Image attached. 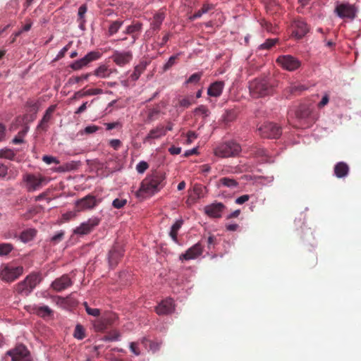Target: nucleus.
Here are the masks:
<instances>
[{
  "label": "nucleus",
  "instance_id": "obj_1",
  "mask_svg": "<svg viewBox=\"0 0 361 361\" xmlns=\"http://www.w3.org/2000/svg\"><path fill=\"white\" fill-rule=\"evenodd\" d=\"M166 185L165 173L157 171L147 176L141 182L139 192L153 195L159 192Z\"/></svg>",
  "mask_w": 361,
  "mask_h": 361
},
{
  "label": "nucleus",
  "instance_id": "obj_2",
  "mask_svg": "<svg viewBox=\"0 0 361 361\" xmlns=\"http://www.w3.org/2000/svg\"><path fill=\"white\" fill-rule=\"evenodd\" d=\"M249 90L253 98L264 97L273 94L274 84L267 77L257 78L250 82Z\"/></svg>",
  "mask_w": 361,
  "mask_h": 361
},
{
  "label": "nucleus",
  "instance_id": "obj_3",
  "mask_svg": "<svg viewBox=\"0 0 361 361\" xmlns=\"http://www.w3.org/2000/svg\"><path fill=\"white\" fill-rule=\"evenodd\" d=\"M242 150L240 144L233 140L224 142L214 149V154L221 158L234 157Z\"/></svg>",
  "mask_w": 361,
  "mask_h": 361
},
{
  "label": "nucleus",
  "instance_id": "obj_4",
  "mask_svg": "<svg viewBox=\"0 0 361 361\" xmlns=\"http://www.w3.org/2000/svg\"><path fill=\"white\" fill-rule=\"evenodd\" d=\"M117 320L118 316L116 313L106 312L92 321L94 330L96 332H104L114 326Z\"/></svg>",
  "mask_w": 361,
  "mask_h": 361
},
{
  "label": "nucleus",
  "instance_id": "obj_5",
  "mask_svg": "<svg viewBox=\"0 0 361 361\" xmlns=\"http://www.w3.org/2000/svg\"><path fill=\"white\" fill-rule=\"evenodd\" d=\"M23 181L28 192H34L42 188L48 182L47 178L41 174L27 173L23 176Z\"/></svg>",
  "mask_w": 361,
  "mask_h": 361
},
{
  "label": "nucleus",
  "instance_id": "obj_6",
  "mask_svg": "<svg viewBox=\"0 0 361 361\" xmlns=\"http://www.w3.org/2000/svg\"><path fill=\"white\" fill-rule=\"evenodd\" d=\"M358 7L348 2L338 3L334 8V13L341 18L353 20L357 17Z\"/></svg>",
  "mask_w": 361,
  "mask_h": 361
},
{
  "label": "nucleus",
  "instance_id": "obj_7",
  "mask_svg": "<svg viewBox=\"0 0 361 361\" xmlns=\"http://www.w3.org/2000/svg\"><path fill=\"white\" fill-rule=\"evenodd\" d=\"M23 267L22 266H13L12 264H5L1 267L0 270V277L6 282H12L23 274Z\"/></svg>",
  "mask_w": 361,
  "mask_h": 361
},
{
  "label": "nucleus",
  "instance_id": "obj_8",
  "mask_svg": "<svg viewBox=\"0 0 361 361\" xmlns=\"http://www.w3.org/2000/svg\"><path fill=\"white\" fill-rule=\"evenodd\" d=\"M258 132L262 137L277 139L281 135V128L276 123L267 122L258 128Z\"/></svg>",
  "mask_w": 361,
  "mask_h": 361
},
{
  "label": "nucleus",
  "instance_id": "obj_9",
  "mask_svg": "<svg viewBox=\"0 0 361 361\" xmlns=\"http://www.w3.org/2000/svg\"><path fill=\"white\" fill-rule=\"evenodd\" d=\"M276 62L283 69L288 71H294L301 66V62L295 56L291 55L279 56Z\"/></svg>",
  "mask_w": 361,
  "mask_h": 361
},
{
  "label": "nucleus",
  "instance_id": "obj_10",
  "mask_svg": "<svg viewBox=\"0 0 361 361\" xmlns=\"http://www.w3.org/2000/svg\"><path fill=\"white\" fill-rule=\"evenodd\" d=\"M6 355L11 357L12 361H32L30 351L23 344L18 345L13 349L8 350Z\"/></svg>",
  "mask_w": 361,
  "mask_h": 361
},
{
  "label": "nucleus",
  "instance_id": "obj_11",
  "mask_svg": "<svg viewBox=\"0 0 361 361\" xmlns=\"http://www.w3.org/2000/svg\"><path fill=\"white\" fill-rule=\"evenodd\" d=\"M314 107L311 104H301L295 112L296 118L299 121H304L308 125L312 124L316 120L312 114Z\"/></svg>",
  "mask_w": 361,
  "mask_h": 361
},
{
  "label": "nucleus",
  "instance_id": "obj_12",
  "mask_svg": "<svg viewBox=\"0 0 361 361\" xmlns=\"http://www.w3.org/2000/svg\"><path fill=\"white\" fill-rule=\"evenodd\" d=\"M100 223V219L98 217H92L87 221L82 222L80 226H77L73 233L78 235H85L90 233L95 227Z\"/></svg>",
  "mask_w": 361,
  "mask_h": 361
},
{
  "label": "nucleus",
  "instance_id": "obj_13",
  "mask_svg": "<svg viewBox=\"0 0 361 361\" xmlns=\"http://www.w3.org/2000/svg\"><path fill=\"white\" fill-rule=\"evenodd\" d=\"M101 54L98 51H90L87 53L83 58L77 60L70 65V67L74 70L78 71L82 69L83 67L87 66L90 62L99 59Z\"/></svg>",
  "mask_w": 361,
  "mask_h": 361
},
{
  "label": "nucleus",
  "instance_id": "obj_14",
  "mask_svg": "<svg viewBox=\"0 0 361 361\" xmlns=\"http://www.w3.org/2000/svg\"><path fill=\"white\" fill-rule=\"evenodd\" d=\"M112 61L118 66H124L130 63L133 60V53L131 51H114L111 56Z\"/></svg>",
  "mask_w": 361,
  "mask_h": 361
},
{
  "label": "nucleus",
  "instance_id": "obj_15",
  "mask_svg": "<svg viewBox=\"0 0 361 361\" xmlns=\"http://www.w3.org/2000/svg\"><path fill=\"white\" fill-rule=\"evenodd\" d=\"M292 35L298 39L302 38L308 32L309 27L301 18L295 19L292 23Z\"/></svg>",
  "mask_w": 361,
  "mask_h": 361
},
{
  "label": "nucleus",
  "instance_id": "obj_16",
  "mask_svg": "<svg viewBox=\"0 0 361 361\" xmlns=\"http://www.w3.org/2000/svg\"><path fill=\"white\" fill-rule=\"evenodd\" d=\"M99 202L94 195H88L75 202V208L78 212L92 209L98 204Z\"/></svg>",
  "mask_w": 361,
  "mask_h": 361
},
{
  "label": "nucleus",
  "instance_id": "obj_17",
  "mask_svg": "<svg viewBox=\"0 0 361 361\" xmlns=\"http://www.w3.org/2000/svg\"><path fill=\"white\" fill-rule=\"evenodd\" d=\"M226 206L221 202H214L204 207L205 214L211 218H221Z\"/></svg>",
  "mask_w": 361,
  "mask_h": 361
},
{
  "label": "nucleus",
  "instance_id": "obj_18",
  "mask_svg": "<svg viewBox=\"0 0 361 361\" xmlns=\"http://www.w3.org/2000/svg\"><path fill=\"white\" fill-rule=\"evenodd\" d=\"M175 310L173 300L171 298H166L162 300L157 307L156 312L159 315L171 314Z\"/></svg>",
  "mask_w": 361,
  "mask_h": 361
},
{
  "label": "nucleus",
  "instance_id": "obj_19",
  "mask_svg": "<svg viewBox=\"0 0 361 361\" xmlns=\"http://www.w3.org/2000/svg\"><path fill=\"white\" fill-rule=\"evenodd\" d=\"M203 251L202 246L200 243L195 244L191 247L188 248L186 252L180 256V260H190L193 259L202 255Z\"/></svg>",
  "mask_w": 361,
  "mask_h": 361
},
{
  "label": "nucleus",
  "instance_id": "obj_20",
  "mask_svg": "<svg viewBox=\"0 0 361 361\" xmlns=\"http://www.w3.org/2000/svg\"><path fill=\"white\" fill-rule=\"evenodd\" d=\"M72 285L70 277L64 274L56 279L51 283V287L57 292H61Z\"/></svg>",
  "mask_w": 361,
  "mask_h": 361
},
{
  "label": "nucleus",
  "instance_id": "obj_21",
  "mask_svg": "<svg viewBox=\"0 0 361 361\" xmlns=\"http://www.w3.org/2000/svg\"><path fill=\"white\" fill-rule=\"evenodd\" d=\"M142 24L140 22H136L128 25L126 30L125 34L131 35V44H133L139 37L140 33L142 30Z\"/></svg>",
  "mask_w": 361,
  "mask_h": 361
},
{
  "label": "nucleus",
  "instance_id": "obj_22",
  "mask_svg": "<svg viewBox=\"0 0 361 361\" xmlns=\"http://www.w3.org/2000/svg\"><path fill=\"white\" fill-rule=\"evenodd\" d=\"M224 87V82L216 81L209 85L207 90V94L210 97H218L221 94Z\"/></svg>",
  "mask_w": 361,
  "mask_h": 361
},
{
  "label": "nucleus",
  "instance_id": "obj_23",
  "mask_svg": "<svg viewBox=\"0 0 361 361\" xmlns=\"http://www.w3.org/2000/svg\"><path fill=\"white\" fill-rule=\"evenodd\" d=\"M238 185L239 183L235 179L229 177L220 178L216 183V186L218 188L225 187L230 189H235L237 188Z\"/></svg>",
  "mask_w": 361,
  "mask_h": 361
},
{
  "label": "nucleus",
  "instance_id": "obj_24",
  "mask_svg": "<svg viewBox=\"0 0 361 361\" xmlns=\"http://www.w3.org/2000/svg\"><path fill=\"white\" fill-rule=\"evenodd\" d=\"M166 135V130L161 125L157 126L155 128L149 130L147 135L144 139V142L149 141L152 139H158Z\"/></svg>",
  "mask_w": 361,
  "mask_h": 361
},
{
  "label": "nucleus",
  "instance_id": "obj_25",
  "mask_svg": "<svg viewBox=\"0 0 361 361\" xmlns=\"http://www.w3.org/2000/svg\"><path fill=\"white\" fill-rule=\"evenodd\" d=\"M349 170L350 169L348 165L343 161L338 162L334 166V174L338 178L347 176L348 175Z\"/></svg>",
  "mask_w": 361,
  "mask_h": 361
},
{
  "label": "nucleus",
  "instance_id": "obj_26",
  "mask_svg": "<svg viewBox=\"0 0 361 361\" xmlns=\"http://www.w3.org/2000/svg\"><path fill=\"white\" fill-rule=\"evenodd\" d=\"M123 256V252L118 247H114L109 252V262L110 266H115L118 260Z\"/></svg>",
  "mask_w": 361,
  "mask_h": 361
},
{
  "label": "nucleus",
  "instance_id": "obj_27",
  "mask_svg": "<svg viewBox=\"0 0 361 361\" xmlns=\"http://www.w3.org/2000/svg\"><path fill=\"white\" fill-rule=\"evenodd\" d=\"M37 233V231L35 228H27L23 231L19 236L20 240L26 243L32 240Z\"/></svg>",
  "mask_w": 361,
  "mask_h": 361
},
{
  "label": "nucleus",
  "instance_id": "obj_28",
  "mask_svg": "<svg viewBox=\"0 0 361 361\" xmlns=\"http://www.w3.org/2000/svg\"><path fill=\"white\" fill-rule=\"evenodd\" d=\"M305 90L307 87L303 85H290L285 88L284 94L288 97L290 94H299Z\"/></svg>",
  "mask_w": 361,
  "mask_h": 361
},
{
  "label": "nucleus",
  "instance_id": "obj_29",
  "mask_svg": "<svg viewBox=\"0 0 361 361\" xmlns=\"http://www.w3.org/2000/svg\"><path fill=\"white\" fill-rule=\"evenodd\" d=\"M183 224V219H178L176 221V222L172 225L171 228V231L169 233L170 237L172 238V240L176 243H178V233L180 228L182 227Z\"/></svg>",
  "mask_w": 361,
  "mask_h": 361
},
{
  "label": "nucleus",
  "instance_id": "obj_30",
  "mask_svg": "<svg viewBox=\"0 0 361 361\" xmlns=\"http://www.w3.org/2000/svg\"><path fill=\"white\" fill-rule=\"evenodd\" d=\"M25 283L28 284L29 288L32 292L37 285L40 282V277L37 274L28 275L25 279Z\"/></svg>",
  "mask_w": 361,
  "mask_h": 361
},
{
  "label": "nucleus",
  "instance_id": "obj_31",
  "mask_svg": "<svg viewBox=\"0 0 361 361\" xmlns=\"http://www.w3.org/2000/svg\"><path fill=\"white\" fill-rule=\"evenodd\" d=\"M25 283L28 284L29 288L32 292L37 285L40 282V277L37 274L28 275L25 279Z\"/></svg>",
  "mask_w": 361,
  "mask_h": 361
},
{
  "label": "nucleus",
  "instance_id": "obj_32",
  "mask_svg": "<svg viewBox=\"0 0 361 361\" xmlns=\"http://www.w3.org/2000/svg\"><path fill=\"white\" fill-rule=\"evenodd\" d=\"M146 69V63H140L138 65H137L134 68V71L133 73L130 75L129 78L132 81H136L140 76V75L145 71Z\"/></svg>",
  "mask_w": 361,
  "mask_h": 361
},
{
  "label": "nucleus",
  "instance_id": "obj_33",
  "mask_svg": "<svg viewBox=\"0 0 361 361\" xmlns=\"http://www.w3.org/2000/svg\"><path fill=\"white\" fill-rule=\"evenodd\" d=\"M165 16L162 12H159L156 13L154 17L152 22L151 23V27L154 30H158L160 28V26L164 20Z\"/></svg>",
  "mask_w": 361,
  "mask_h": 361
},
{
  "label": "nucleus",
  "instance_id": "obj_34",
  "mask_svg": "<svg viewBox=\"0 0 361 361\" xmlns=\"http://www.w3.org/2000/svg\"><path fill=\"white\" fill-rule=\"evenodd\" d=\"M112 71L106 65L99 66L94 72V74L102 78H109Z\"/></svg>",
  "mask_w": 361,
  "mask_h": 361
},
{
  "label": "nucleus",
  "instance_id": "obj_35",
  "mask_svg": "<svg viewBox=\"0 0 361 361\" xmlns=\"http://www.w3.org/2000/svg\"><path fill=\"white\" fill-rule=\"evenodd\" d=\"M35 310L36 313L42 317H50L53 314V311L46 305L36 307Z\"/></svg>",
  "mask_w": 361,
  "mask_h": 361
},
{
  "label": "nucleus",
  "instance_id": "obj_36",
  "mask_svg": "<svg viewBox=\"0 0 361 361\" xmlns=\"http://www.w3.org/2000/svg\"><path fill=\"white\" fill-rule=\"evenodd\" d=\"M194 103L195 100L192 96L185 97L178 99V104H176V106H180L183 109H187Z\"/></svg>",
  "mask_w": 361,
  "mask_h": 361
},
{
  "label": "nucleus",
  "instance_id": "obj_37",
  "mask_svg": "<svg viewBox=\"0 0 361 361\" xmlns=\"http://www.w3.org/2000/svg\"><path fill=\"white\" fill-rule=\"evenodd\" d=\"M16 291L20 293L25 295H29L31 291L29 288L28 284L25 283V280L23 281L18 283L16 286Z\"/></svg>",
  "mask_w": 361,
  "mask_h": 361
},
{
  "label": "nucleus",
  "instance_id": "obj_38",
  "mask_svg": "<svg viewBox=\"0 0 361 361\" xmlns=\"http://www.w3.org/2000/svg\"><path fill=\"white\" fill-rule=\"evenodd\" d=\"M51 118V117L44 114L42 120L37 127V130L47 131L49 128V122L50 121Z\"/></svg>",
  "mask_w": 361,
  "mask_h": 361
},
{
  "label": "nucleus",
  "instance_id": "obj_39",
  "mask_svg": "<svg viewBox=\"0 0 361 361\" xmlns=\"http://www.w3.org/2000/svg\"><path fill=\"white\" fill-rule=\"evenodd\" d=\"M28 128L27 126H25L23 130H20L18 135L13 139L12 142L15 145L23 143L24 142L23 137L27 133Z\"/></svg>",
  "mask_w": 361,
  "mask_h": 361
},
{
  "label": "nucleus",
  "instance_id": "obj_40",
  "mask_svg": "<svg viewBox=\"0 0 361 361\" xmlns=\"http://www.w3.org/2000/svg\"><path fill=\"white\" fill-rule=\"evenodd\" d=\"M15 157L16 153L13 149H2L0 150V158H5L10 160H14Z\"/></svg>",
  "mask_w": 361,
  "mask_h": 361
},
{
  "label": "nucleus",
  "instance_id": "obj_41",
  "mask_svg": "<svg viewBox=\"0 0 361 361\" xmlns=\"http://www.w3.org/2000/svg\"><path fill=\"white\" fill-rule=\"evenodd\" d=\"M13 250V245L11 243L0 244V256L8 255Z\"/></svg>",
  "mask_w": 361,
  "mask_h": 361
},
{
  "label": "nucleus",
  "instance_id": "obj_42",
  "mask_svg": "<svg viewBox=\"0 0 361 361\" xmlns=\"http://www.w3.org/2000/svg\"><path fill=\"white\" fill-rule=\"evenodd\" d=\"M103 93V90L99 88H95V89H89L85 92L78 91L76 92V95H81V96H90V95H97Z\"/></svg>",
  "mask_w": 361,
  "mask_h": 361
},
{
  "label": "nucleus",
  "instance_id": "obj_43",
  "mask_svg": "<svg viewBox=\"0 0 361 361\" xmlns=\"http://www.w3.org/2000/svg\"><path fill=\"white\" fill-rule=\"evenodd\" d=\"M179 54L171 56L168 61L164 65L162 69L164 72L167 71L169 70L173 66H174L176 63L177 59L178 58Z\"/></svg>",
  "mask_w": 361,
  "mask_h": 361
},
{
  "label": "nucleus",
  "instance_id": "obj_44",
  "mask_svg": "<svg viewBox=\"0 0 361 361\" xmlns=\"http://www.w3.org/2000/svg\"><path fill=\"white\" fill-rule=\"evenodd\" d=\"M195 114L202 115V118H205L209 116L210 111L206 106L200 105L195 109Z\"/></svg>",
  "mask_w": 361,
  "mask_h": 361
},
{
  "label": "nucleus",
  "instance_id": "obj_45",
  "mask_svg": "<svg viewBox=\"0 0 361 361\" xmlns=\"http://www.w3.org/2000/svg\"><path fill=\"white\" fill-rule=\"evenodd\" d=\"M123 25V21L116 20L114 21L109 27V35H113L116 34L121 25Z\"/></svg>",
  "mask_w": 361,
  "mask_h": 361
},
{
  "label": "nucleus",
  "instance_id": "obj_46",
  "mask_svg": "<svg viewBox=\"0 0 361 361\" xmlns=\"http://www.w3.org/2000/svg\"><path fill=\"white\" fill-rule=\"evenodd\" d=\"M120 336V334L117 331L114 330L104 336L102 340L105 341H114L118 340Z\"/></svg>",
  "mask_w": 361,
  "mask_h": 361
},
{
  "label": "nucleus",
  "instance_id": "obj_47",
  "mask_svg": "<svg viewBox=\"0 0 361 361\" xmlns=\"http://www.w3.org/2000/svg\"><path fill=\"white\" fill-rule=\"evenodd\" d=\"M212 8V5L209 4H204L202 6V7L196 11L193 15V18H200L204 13H207L209 10H211Z\"/></svg>",
  "mask_w": 361,
  "mask_h": 361
},
{
  "label": "nucleus",
  "instance_id": "obj_48",
  "mask_svg": "<svg viewBox=\"0 0 361 361\" xmlns=\"http://www.w3.org/2000/svg\"><path fill=\"white\" fill-rule=\"evenodd\" d=\"M202 76V72L195 73L191 75L189 78L185 81V84L194 83L197 84L200 82Z\"/></svg>",
  "mask_w": 361,
  "mask_h": 361
},
{
  "label": "nucleus",
  "instance_id": "obj_49",
  "mask_svg": "<svg viewBox=\"0 0 361 361\" xmlns=\"http://www.w3.org/2000/svg\"><path fill=\"white\" fill-rule=\"evenodd\" d=\"M74 337L80 340H82L85 337V330L81 325L78 324L75 326L74 331Z\"/></svg>",
  "mask_w": 361,
  "mask_h": 361
},
{
  "label": "nucleus",
  "instance_id": "obj_50",
  "mask_svg": "<svg viewBox=\"0 0 361 361\" xmlns=\"http://www.w3.org/2000/svg\"><path fill=\"white\" fill-rule=\"evenodd\" d=\"M277 41V39H268L259 46V48L262 49H269L276 44Z\"/></svg>",
  "mask_w": 361,
  "mask_h": 361
},
{
  "label": "nucleus",
  "instance_id": "obj_51",
  "mask_svg": "<svg viewBox=\"0 0 361 361\" xmlns=\"http://www.w3.org/2000/svg\"><path fill=\"white\" fill-rule=\"evenodd\" d=\"M250 153H251V154H252L255 157L266 156V150L263 148L257 147V146L251 148Z\"/></svg>",
  "mask_w": 361,
  "mask_h": 361
},
{
  "label": "nucleus",
  "instance_id": "obj_52",
  "mask_svg": "<svg viewBox=\"0 0 361 361\" xmlns=\"http://www.w3.org/2000/svg\"><path fill=\"white\" fill-rule=\"evenodd\" d=\"M127 204V200L123 198H116L112 202V206L115 209H121Z\"/></svg>",
  "mask_w": 361,
  "mask_h": 361
},
{
  "label": "nucleus",
  "instance_id": "obj_53",
  "mask_svg": "<svg viewBox=\"0 0 361 361\" xmlns=\"http://www.w3.org/2000/svg\"><path fill=\"white\" fill-rule=\"evenodd\" d=\"M87 11V6L86 4L81 5L78 8V20H85V15Z\"/></svg>",
  "mask_w": 361,
  "mask_h": 361
},
{
  "label": "nucleus",
  "instance_id": "obj_54",
  "mask_svg": "<svg viewBox=\"0 0 361 361\" xmlns=\"http://www.w3.org/2000/svg\"><path fill=\"white\" fill-rule=\"evenodd\" d=\"M149 167L148 164L146 161H142L139 162L136 166V170L140 173H143Z\"/></svg>",
  "mask_w": 361,
  "mask_h": 361
},
{
  "label": "nucleus",
  "instance_id": "obj_55",
  "mask_svg": "<svg viewBox=\"0 0 361 361\" xmlns=\"http://www.w3.org/2000/svg\"><path fill=\"white\" fill-rule=\"evenodd\" d=\"M63 236H64V232L61 231L51 237V241L53 243L56 244L63 240Z\"/></svg>",
  "mask_w": 361,
  "mask_h": 361
},
{
  "label": "nucleus",
  "instance_id": "obj_56",
  "mask_svg": "<svg viewBox=\"0 0 361 361\" xmlns=\"http://www.w3.org/2000/svg\"><path fill=\"white\" fill-rule=\"evenodd\" d=\"M160 111L158 109H150L148 112L147 118L149 121H153L157 118V116L159 114Z\"/></svg>",
  "mask_w": 361,
  "mask_h": 361
},
{
  "label": "nucleus",
  "instance_id": "obj_57",
  "mask_svg": "<svg viewBox=\"0 0 361 361\" xmlns=\"http://www.w3.org/2000/svg\"><path fill=\"white\" fill-rule=\"evenodd\" d=\"M42 160L47 164H51L52 163H55L56 164H59V161L56 157L51 156L44 155L42 157Z\"/></svg>",
  "mask_w": 361,
  "mask_h": 361
},
{
  "label": "nucleus",
  "instance_id": "obj_58",
  "mask_svg": "<svg viewBox=\"0 0 361 361\" xmlns=\"http://www.w3.org/2000/svg\"><path fill=\"white\" fill-rule=\"evenodd\" d=\"M329 102V95L326 93L323 97L322 98V100L318 103L317 106L319 109H322Z\"/></svg>",
  "mask_w": 361,
  "mask_h": 361
},
{
  "label": "nucleus",
  "instance_id": "obj_59",
  "mask_svg": "<svg viewBox=\"0 0 361 361\" xmlns=\"http://www.w3.org/2000/svg\"><path fill=\"white\" fill-rule=\"evenodd\" d=\"M130 349L131 352L135 355H139L140 354V350L138 348V343L137 342H131L130 343Z\"/></svg>",
  "mask_w": 361,
  "mask_h": 361
},
{
  "label": "nucleus",
  "instance_id": "obj_60",
  "mask_svg": "<svg viewBox=\"0 0 361 361\" xmlns=\"http://www.w3.org/2000/svg\"><path fill=\"white\" fill-rule=\"evenodd\" d=\"M216 243V238L214 235H209L207 239V248L211 250Z\"/></svg>",
  "mask_w": 361,
  "mask_h": 361
},
{
  "label": "nucleus",
  "instance_id": "obj_61",
  "mask_svg": "<svg viewBox=\"0 0 361 361\" xmlns=\"http://www.w3.org/2000/svg\"><path fill=\"white\" fill-rule=\"evenodd\" d=\"M99 129V127L97 126H88L85 128L84 132L87 134H91L97 132Z\"/></svg>",
  "mask_w": 361,
  "mask_h": 361
},
{
  "label": "nucleus",
  "instance_id": "obj_62",
  "mask_svg": "<svg viewBox=\"0 0 361 361\" xmlns=\"http://www.w3.org/2000/svg\"><path fill=\"white\" fill-rule=\"evenodd\" d=\"M87 313L90 315L99 317L100 310L97 308L87 307Z\"/></svg>",
  "mask_w": 361,
  "mask_h": 361
},
{
  "label": "nucleus",
  "instance_id": "obj_63",
  "mask_svg": "<svg viewBox=\"0 0 361 361\" xmlns=\"http://www.w3.org/2000/svg\"><path fill=\"white\" fill-rule=\"evenodd\" d=\"M250 199V196L248 195H243L239 197H238L235 202L238 204H242L245 202H246L247 201H248Z\"/></svg>",
  "mask_w": 361,
  "mask_h": 361
},
{
  "label": "nucleus",
  "instance_id": "obj_64",
  "mask_svg": "<svg viewBox=\"0 0 361 361\" xmlns=\"http://www.w3.org/2000/svg\"><path fill=\"white\" fill-rule=\"evenodd\" d=\"M121 145V142L119 140L114 139L110 141V146L115 149H118Z\"/></svg>",
  "mask_w": 361,
  "mask_h": 361
}]
</instances>
